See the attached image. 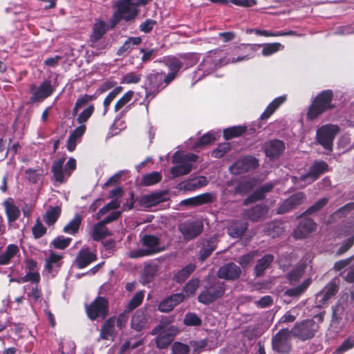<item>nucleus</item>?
Here are the masks:
<instances>
[{
	"instance_id": "f257e3e1",
	"label": "nucleus",
	"mask_w": 354,
	"mask_h": 354,
	"mask_svg": "<svg viewBox=\"0 0 354 354\" xmlns=\"http://www.w3.org/2000/svg\"><path fill=\"white\" fill-rule=\"evenodd\" d=\"M333 93L330 89L318 93L309 106L306 114L308 120H314L326 111L333 109Z\"/></svg>"
},
{
	"instance_id": "f03ea898",
	"label": "nucleus",
	"mask_w": 354,
	"mask_h": 354,
	"mask_svg": "<svg viewBox=\"0 0 354 354\" xmlns=\"http://www.w3.org/2000/svg\"><path fill=\"white\" fill-rule=\"evenodd\" d=\"M171 81L164 72L152 71L146 75L144 88L145 90V97L153 99L158 93L166 88Z\"/></svg>"
},
{
	"instance_id": "7ed1b4c3",
	"label": "nucleus",
	"mask_w": 354,
	"mask_h": 354,
	"mask_svg": "<svg viewBox=\"0 0 354 354\" xmlns=\"http://www.w3.org/2000/svg\"><path fill=\"white\" fill-rule=\"evenodd\" d=\"M66 158L64 154L60 158L55 160L51 167L53 179L59 184L66 183L77 167L76 160L74 158H70L64 167Z\"/></svg>"
},
{
	"instance_id": "20e7f679",
	"label": "nucleus",
	"mask_w": 354,
	"mask_h": 354,
	"mask_svg": "<svg viewBox=\"0 0 354 354\" xmlns=\"http://www.w3.org/2000/svg\"><path fill=\"white\" fill-rule=\"evenodd\" d=\"M223 64L222 59L216 53L209 52L199 64L198 69L194 72L192 85H194L205 76L211 74L216 68Z\"/></svg>"
},
{
	"instance_id": "39448f33",
	"label": "nucleus",
	"mask_w": 354,
	"mask_h": 354,
	"mask_svg": "<svg viewBox=\"0 0 354 354\" xmlns=\"http://www.w3.org/2000/svg\"><path fill=\"white\" fill-rule=\"evenodd\" d=\"M131 0H120L115 4L116 10L112 15V28L115 26L122 19L126 21L134 20L138 15L137 6Z\"/></svg>"
},
{
	"instance_id": "423d86ee",
	"label": "nucleus",
	"mask_w": 354,
	"mask_h": 354,
	"mask_svg": "<svg viewBox=\"0 0 354 354\" xmlns=\"http://www.w3.org/2000/svg\"><path fill=\"white\" fill-rule=\"evenodd\" d=\"M144 248L132 250L129 253L131 258H139L158 253L164 250L160 245V239L153 235L145 234L141 239Z\"/></svg>"
},
{
	"instance_id": "0eeeda50",
	"label": "nucleus",
	"mask_w": 354,
	"mask_h": 354,
	"mask_svg": "<svg viewBox=\"0 0 354 354\" xmlns=\"http://www.w3.org/2000/svg\"><path fill=\"white\" fill-rule=\"evenodd\" d=\"M339 131L337 125L327 124L319 127L316 131V142L328 151H332L335 136Z\"/></svg>"
},
{
	"instance_id": "6e6552de",
	"label": "nucleus",
	"mask_w": 354,
	"mask_h": 354,
	"mask_svg": "<svg viewBox=\"0 0 354 354\" xmlns=\"http://www.w3.org/2000/svg\"><path fill=\"white\" fill-rule=\"evenodd\" d=\"M198 157L194 153H187L177 157V152L174 156V161L176 165L171 168V174L173 178L187 174L193 167V163L196 162Z\"/></svg>"
},
{
	"instance_id": "1a4fd4ad",
	"label": "nucleus",
	"mask_w": 354,
	"mask_h": 354,
	"mask_svg": "<svg viewBox=\"0 0 354 354\" xmlns=\"http://www.w3.org/2000/svg\"><path fill=\"white\" fill-rule=\"evenodd\" d=\"M318 329V325L312 319H305L297 322L290 330L291 335L301 341H306L313 338Z\"/></svg>"
},
{
	"instance_id": "9d476101",
	"label": "nucleus",
	"mask_w": 354,
	"mask_h": 354,
	"mask_svg": "<svg viewBox=\"0 0 354 354\" xmlns=\"http://www.w3.org/2000/svg\"><path fill=\"white\" fill-rule=\"evenodd\" d=\"M88 317L93 321L104 319L109 313V301L103 297H97L90 304L86 306Z\"/></svg>"
},
{
	"instance_id": "9b49d317",
	"label": "nucleus",
	"mask_w": 354,
	"mask_h": 354,
	"mask_svg": "<svg viewBox=\"0 0 354 354\" xmlns=\"http://www.w3.org/2000/svg\"><path fill=\"white\" fill-rule=\"evenodd\" d=\"M225 293V283L216 281L205 287L198 296V301L203 304H209L221 297Z\"/></svg>"
},
{
	"instance_id": "f8f14e48",
	"label": "nucleus",
	"mask_w": 354,
	"mask_h": 354,
	"mask_svg": "<svg viewBox=\"0 0 354 354\" xmlns=\"http://www.w3.org/2000/svg\"><path fill=\"white\" fill-rule=\"evenodd\" d=\"M290 331L288 328L281 329L272 339V349L279 353H288L291 349Z\"/></svg>"
},
{
	"instance_id": "ddd939ff",
	"label": "nucleus",
	"mask_w": 354,
	"mask_h": 354,
	"mask_svg": "<svg viewBox=\"0 0 354 354\" xmlns=\"http://www.w3.org/2000/svg\"><path fill=\"white\" fill-rule=\"evenodd\" d=\"M259 167V160L252 156H245L237 160L229 167L233 175H239L254 170Z\"/></svg>"
},
{
	"instance_id": "4468645a",
	"label": "nucleus",
	"mask_w": 354,
	"mask_h": 354,
	"mask_svg": "<svg viewBox=\"0 0 354 354\" xmlns=\"http://www.w3.org/2000/svg\"><path fill=\"white\" fill-rule=\"evenodd\" d=\"M178 229L186 241L198 236L203 230V225L198 220L186 221L178 225Z\"/></svg>"
},
{
	"instance_id": "2eb2a0df",
	"label": "nucleus",
	"mask_w": 354,
	"mask_h": 354,
	"mask_svg": "<svg viewBox=\"0 0 354 354\" xmlns=\"http://www.w3.org/2000/svg\"><path fill=\"white\" fill-rule=\"evenodd\" d=\"M328 170L329 166L326 162L315 160L310 167L308 171L306 174L301 175L299 179L305 182L306 184H310Z\"/></svg>"
},
{
	"instance_id": "dca6fc26",
	"label": "nucleus",
	"mask_w": 354,
	"mask_h": 354,
	"mask_svg": "<svg viewBox=\"0 0 354 354\" xmlns=\"http://www.w3.org/2000/svg\"><path fill=\"white\" fill-rule=\"evenodd\" d=\"M122 189L120 187L112 189V221L118 218L122 211L131 209L133 207L132 202L124 203L120 207L121 197Z\"/></svg>"
},
{
	"instance_id": "f3484780",
	"label": "nucleus",
	"mask_w": 354,
	"mask_h": 354,
	"mask_svg": "<svg viewBox=\"0 0 354 354\" xmlns=\"http://www.w3.org/2000/svg\"><path fill=\"white\" fill-rule=\"evenodd\" d=\"M54 91V88L50 80L43 81L37 91L30 97L28 104H33L35 102H41L49 96H50Z\"/></svg>"
},
{
	"instance_id": "a211bd4d",
	"label": "nucleus",
	"mask_w": 354,
	"mask_h": 354,
	"mask_svg": "<svg viewBox=\"0 0 354 354\" xmlns=\"http://www.w3.org/2000/svg\"><path fill=\"white\" fill-rule=\"evenodd\" d=\"M305 198L306 195L304 192H299L292 194L280 204L277 213L278 214H282L288 212L295 208L297 205L301 204Z\"/></svg>"
},
{
	"instance_id": "6ab92c4d",
	"label": "nucleus",
	"mask_w": 354,
	"mask_h": 354,
	"mask_svg": "<svg viewBox=\"0 0 354 354\" xmlns=\"http://www.w3.org/2000/svg\"><path fill=\"white\" fill-rule=\"evenodd\" d=\"M316 227L315 223L312 218L306 216L300 218L299 224L294 230V237L297 239L305 238L309 233L315 230Z\"/></svg>"
},
{
	"instance_id": "aec40b11",
	"label": "nucleus",
	"mask_w": 354,
	"mask_h": 354,
	"mask_svg": "<svg viewBox=\"0 0 354 354\" xmlns=\"http://www.w3.org/2000/svg\"><path fill=\"white\" fill-rule=\"evenodd\" d=\"M268 213V207L263 204H258L250 209H245L243 212V217L252 221H259L263 220Z\"/></svg>"
},
{
	"instance_id": "412c9836",
	"label": "nucleus",
	"mask_w": 354,
	"mask_h": 354,
	"mask_svg": "<svg viewBox=\"0 0 354 354\" xmlns=\"http://www.w3.org/2000/svg\"><path fill=\"white\" fill-rule=\"evenodd\" d=\"M111 223V214L93 226L91 237L95 241H100L111 234L106 224Z\"/></svg>"
},
{
	"instance_id": "4be33fe9",
	"label": "nucleus",
	"mask_w": 354,
	"mask_h": 354,
	"mask_svg": "<svg viewBox=\"0 0 354 354\" xmlns=\"http://www.w3.org/2000/svg\"><path fill=\"white\" fill-rule=\"evenodd\" d=\"M96 254L92 252L88 248H82L79 251L74 263L77 268L82 269L96 261Z\"/></svg>"
},
{
	"instance_id": "5701e85b",
	"label": "nucleus",
	"mask_w": 354,
	"mask_h": 354,
	"mask_svg": "<svg viewBox=\"0 0 354 354\" xmlns=\"http://www.w3.org/2000/svg\"><path fill=\"white\" fill-rule=\"evenodd\" d=\"M241 273V268L234 263H229L221 266L218 271V276L226 280L238 279Z\"/></svg>"
},
{
	"instance_id": "b1692460",
	"label": "nucleus",
	"mask_w": 354,
	"mask_h": 354,
	"mask_svg": "<svg viewBox=\"0 0 354 354\" xmlns=\"http://www.w3.org/2000/svg\"><path fill=\"white\" fill-rule=\"evenodd\" d=\"M185 299L183 293H176L162 300L158 306L160 312L168 313Z\"/></svg>"
},
{
	"instance_id": "393cba45",
	"label": "nucleus",
	"mask_w": 354,
	"mask_h": 354,
	"mask_svg": "<svg viewBox=\"0 0 354 354\" xmlns=\"http://www.w3.org/2000/svg\"><path fill=\"white\" fill-rule=\"evenodd\" d=\"M216 200V194L213 192H206L196 196L183 200L180 204L185 205H201L210 203Z\"/></svg>"
},
{
	"instance_id": "a878e982",
	"label": "nucleus",
	"mask_w": 354,
	"mask_h": 354,
	"mask_svg": "<svg viewBox=\"0 0 354 354\" xmlns=\"http://www.w3.org/2000/svg\"><path fill=\"white\" fill-rule=\"evenodd\" d=\"M264 149L268 158L274 159L281 155L285 149V145L279 140H270L265 144Z\"/></svg>"
},
{
	"instance_id": "bb28decb",
	"label": "nucleus",
	"mask_w": 354,
	"mask_h": 354,
	"mask_svg": "<svg viewBox=\"0 0 354 354\" xmlns=\"http://www.w3.org/2000/svg\"><path fill=\"white\" fill-rule=\"evenodd\" d=\"M274 187L272 183H268L259 188H258L254 192L250 194L243 202V204L247 205L250 203H254L257 201L263 199L266 197L267 193L272 191Z\"/></svg>"
},
{
	"instance_id": "cd10ccee",
	"label": "nucleus",
	"mask_w": 354,
	"mask_h": 354,
	"mask_svg": "<svg viewBox=\"0 0 354 354\" xmlns=\"http://www.w3.org/2000/svg\"><path fill=\"white\" fill-rule=\"evenodd\" d=\"M3 205L8 223H13L19 218L21 212L19 208L15 205L13 198H8L3 203Z\"/></svg>"
},
{
	"instance_id": "c85d7f7f",
	"label": "nucleus",
	"mask_w": 354,
	"mask_h": 354,
	"mask_svg": "<svg viewBox=\"0 0 354 354\" xmlns=\"http://www.w3.org/2000/svg\"><path fill=\"white\" fill-rule=\"evenodd\" d=\"M208 183L205 176H200L194 178L185 180L180 184V188L187 191H194L201 188Z\"/></svg>"
},
{
	"instance_id": "c756f323",
	"label": "nucleus",
	"mask_w": 354,
	"mask_h": 354,
	"mask_svg": "<svg viewBox=\"0 0 354 354\" xmlns=\"http://www.w3.org/2000/svg\"><path fill=\"white\" fill-rule=\"evenodd\" d=\"M86 130V126L82 124L71 132L66 145L68 151L72 152L75 149L77 140L82 138Z\"/></svg>"
},
{
	"instance_id": "7c9ffc66",
	"label": "nucleus",
	"mask_w": 354,
	"mask_h": 354,
	"mask_svg": "<svg viewBox=\"0 0 354 354\" xmlns=\"http://www.w3.org/2000/svg\"><path fill=\"white\" fill-rule=\"evenodd\" d=\"M343 234L344 235L352 234L353 236L347 239L338 249L337 254L339 255L346 252L354 244V222H347L344 225Z\"/></svg>"
},
{
	"instance_id": "2f4dec72",
	"label": "nucleus",
	"mask_w": 354,
	"mask_h": 354,
	"mask_svg": "<svg viewBox=\"0 0 354 354\" xmlns=\"http://www.w3.org/2000/svg\"><path fill=\"white\" fill-rule=\"evenodd\" d=\"M166 194L163 192H155L143 196L141 199V203L145 207H151L166 201Z\"/></svg>"
},
{
	"instance_id": "473e14b6",
	"label": "nucleus",
	"mask_w": 354,
	"mask_h": 354,
	"mask_svg": "<svg viewBox=\"0 0 354 354\" xmlns=\"http://www.w3.org/2000/svg\"><path fill=\"white\" fill-rule=\"evenodd\" d=\"M62 214L61 206L56 205L54 207L50 206L45 214L43 216L45 223L48 226L54 225L57 221Z\"/></svg>"
},
{
	"instance_id": "72a5a7b5",
	"label": "nucleus",
	"mask_w": 354,
	"mask_h": 354,
	"mask_svg": "<svg viewBox=\"0 0 354 354\" xmlns=\"http://www.w3.org/2000/svg\"><path fill=\"white\" fill-rule=\"evenodd\" d=\"M338 291V288L335 283L330 282L326 287L317 295V299L324 304L328 299L333 297Z\"/></svg>"
},
{
	"instance_id": "f704fd0d",
	"label": "nucleus",
	"mask_w": 354,
	"mask_h": 354,
	"mask_svg": "<svg viewBox=\"0 0 354 354\" xmlns=\"http://www.w3.org/2000/svg\"><path fill=\"white\" fill-rule=\"evenodd\" d=\"M248 224L243 221H234L227 229L228 234L233 238H239L245 232Z\"/></svg>"
},
{
	"instance_id": "c9c22d12",
	"label": "nucleus",
	"mask_w": 354,
	"mask_h": 354,
	"mask_svg": "<svg viewBox=\"0 0 354 354\" xmlns=\"http://www.w3.org/2000/svg\"><path fill=\"white\" fill-rule=\"evenodd\" d=\"M19 252V248L16 244H9L6 250L0 253V265L6 266L10 263L11 259Z\"/></svg>"
},
{
	"instance_id": "e433bc0d",
	"label": "nucleus",
	"mask_w": 354,
	"mask_h": 354,
	"mask_svg": "<svg viewBox=\"0 0 354 354\" xmlns=\"http://www.w3.org/2000/svg\"><path fill=\"white\" fill-rule=\"evenodd\" d=\"M147 318L143 310H137L132 317L131 326V328L137 331H141L146 326Z\"/></svg>"
},
{
	"instance_id": "4c0bfd02",
	"label": "nucleus",
	"mask_w": 354,
	"mask_h": 354,
	"mask_svg": "<svg viewBox=\"0 0 354 354\" xmlns=\"http://www.w3.org/2000/svg\"><path fill=\"white\" fill-rule=\"evenodd\" d=\"M273 260L274 257L270 254H266L261 259H259L254 268L256 276H262L264 274L265 270L269 268Z\"/></svg>"
},
{
	"instance_id": "58836bf2",
	"label": "nucleus",
	"mask_w": 354,
	"mask_h": 354,
	"mask_svg": "<svg viewBox=\"0 0 354 354\" xmlns=\"http://www.w3.org/2000/svg\"><path fill=\"white\" fill-rule=\"evenodd\" d=\"M347 302L341 298L333 307V322H339L346 315Z\"/></svg>"
},
{
	"instance_id": "ea45409f",
	"label": "nucleus",
	"mask_w": 354,
	"mask_h": 354,
	"mask_svg": "<svg viewBox=\"0 0 354 354\" xmlns=\"http://www.w3.org/2000/svg\"><path fill=\"white\" fill-rule=\"evenodd\" d=\"M216 245V239L214 237L205 240L203 243V247L200 250L199 256L201 261H203L215 250Z\"/></svg>"
},
{
	"instance_id": "a19ab883",
	"label": "nucleus",
	"mask_w": 354,
	"mask_h": 354,
	"mask_svg": "<svg viewBox=\"0 0 354 354\" xmlns=\"http://www.w3.org/2000/svg\"><path fill=\"white\" fill-rule=\"evenodd\" d=\"M166 65L170 71L167 74H166V75L168 77V80H170L172 82L176 78L180 69L182 68L183 63L178 59L172 57L167 61Z\"/></svg>"
},
{
	"instance_id": "79ce46f5",
	"label": "nucleus",
	"mask_w": 354,
	"mask_h": 354,
	"mask_svg": "<svg viewBox=\"0 0 354 354\" xmlns=\"http://www.w3.org/2000/svg\"><path fill=\"white\" fill-rule=\"evenodd\" d=\"M141 41L142 39L140 37H129L118 50L117 55L118 56H125L130 52L133 46H137L140 44Z\"/></svg>"
},
{
	"instance_id": "37998d69",
	"label": "nucleus",
	"mask_w": 354,
	"mask_h": 354,
	"mask_svg": "<svg viewBox=\"0 0 354 354\" xmlns=\"http://www.w3.org/2000/svg\"><path fill=\"white\" fill-rule=\"evenodd\" d=\"M311 280L307 279L296 287L288 288L284 291L283 295L290 297H297L301 295L310 286Z\"/></svg>"
},
{
	"instance_id": "c03bdc74",
	"label": "nucleus",
	"mask_w": 354,
	"mask_h": 354,
	"mask_svg": "<svg viewBox=\"0 0 354 354\" xmlns=\"http://www.w3.org/2000/svg\"><path fill=\"white\" fill-rule=\"evenodd\" d=\"M306 264L304 263H299L295 268L287 274V279L290 284L297 283L304 275Z\"/></svg>"
},
{
	"instance_id": "a18cd8bd",
	"label": "nucleus",
	"mask_w": 354,
	"mask_h": 354,
	"mask_svg": "<svg viewBox=\"0 0 354 354\" xmlns=\"http://www.w3.org/2000/svg\"><path fill=\"white\" fill-rule=\"evenodd\" d=\"M106 31V24L102 21H98L93 24V32L90 37L92 42H96L100 40Z\"/></svg>"
},
{
	"instance_id": "49530a36",
	"label": "nucleus",
	"mask_w": 354,
	"mask_h": 354,
	"mask_svg": "<svg viewBox=\"0 0 354 354\" xmlns=\"http://www.w3.org/2000/svg\"><path fill=\"white\" fill-rule=\"evenodd\" d=\"M286 100V96H279L275 98L272 102L269 104L264 112L261 115L262 120L268 118L274 111Z\"/></svg>"
},
{
	"instance_id": "de8ad7c7",
	"label": "nucleus",
	"mask_w": 354,
	"mask_h": 354,
	"mask_svg": "<svg viewBox=\"0 0 354 354\" xmlns=\"http://www.w3.org/2000/svg\"><path fill=\"white\" fill-rule=\"evenodd\" d=\"M255 47H262L261 53L265 57L272 55V54L278 52L280 49L283 48V46L281 45L280 43H268L263 44H257L255 45Z\"/></svg>"
},
{
	"instance_id": "09e8293b",
	"label": "nucleus",
	"mask_w": 354,
	"mask_h": 354,
	"mask_svg": "<svg viewBox=\"0 0 354 354\" xmlns=\"http://www.w3.org/2000/svg\"><path fill=\"white\" fill-rule=\"evenodd\" d=\"M63 258V256L58 254L53 251H51L46 259L44 268L48 272H51L53 268V265H56L58 267L61 266L59 261Z\"/></svg>"
},
{
	"instance_id": "8fccbe9b",
	"label": "nucleus",
	"mask_w": 354,
	"mask_h": 354,
	"mask_svg": "<svg viewBox=\"0 0 354 354\" xmlns=\"http://www.w3.org/2000/svg\"><path fill=\"white\" fill-rule=\"evenodd\" d=\"M82 223V218L80 215H76L66 225L64 226L63 232L70 234H75Z\"/></svg>"
},
{
	"instance_id": "3c124183",
	"label": "nucleus",
	"mask_w": 354,
	"mask_h": 354,
	"mask_svg": "<svg viewBox=\"0 0 354 354\" xmlns=\"http://www.w3.org/2000/svg\"><path fill=\"white\" fill-rule=\"evenodd\" d=\"M142 77V74L138 71H131L124 74L121 78V83L126 84H138Z\"/></svg>"
},
{
	"instance_id": "603ef678",
	"label": "nucleus",
	"mask_w": 354,
	"mask_h": 354,
	"mask_svg": "<svg viewBox=\"0 0 354 354\" xmlns=\"http://www.w3.org/2000/svg\"><path fill=\"white\" fill-rule=\"evenodd\" d=\"M195 269L196 266L194 264L189 263L185 266L175 274V279L178 283L185 281Z\"/></svg>"
},
{
	"instance_id": "864d4df0",
	"label": "nucleus",
	"mask_w": 354,
	"mask_h": 354,
	"mask_svg": "<svg viewBox=\"0 0 354 354\" xmlns=\"http://www.w3.org/2000/svg\"><path fill=\"white\" fill-rule=\"evenodd\" d=\"M245 131L246 127L244 126H234L224 129L223 136L225 140H230L242 135Z\"/></svg>"
},
{
	"instance_id": "5fc2aeb1",
	"label": "nucleus",
	"mask_w": 354,
	"mask_h": 354,
	"mask_svg": "<svg viewBox=\"0 0 354 354\" xmlns=\"http://www.w3.org/2000/svg\"><path fill=\"white\" fill-rule=\"evenodd\" d=\"M158 271V265L151 262L145 266L142 277L146 281H150Z\"/></svg>"
},
{
	"instance_id": "6e6d98bb",
	"label": "nucleus",
	"mask_w": 354,
	"mask_h": 354,
	"mask_svg": "<svg viewBox=\"0 0 354 354\" xmlns=\"http://www.w3.org/2000/svg\"><path fill=\"white\" fill-rule=\"evenodd\" d=\"M354 348V333L349 335L333 352V354H343Z\"/></svg>"
},
{
	"instance_id": "4d7b16f0",
	"label": "nucleus",
	"mask_w": 354,
	"mask_h": 354,
	"mask_svg": "<svg viewBox=\"0 0 354 354\" xmlns=\"http://www.w3.org/2000/svg\"><path fill=\"white\" fill-rule=\"evenodd\" d=\"M173 339L174 337L171 333L164 332L163 334L157 336L156 339V346L160 349H164L169 345Z\"/></svg>"
},
{
	"instance_id": "13d9d810",
	"label": "nucleus",
	"mask_w": 354,
	"mask_h": 354,
	"mask_svg": "<svg viewBox=\"0 0 354 354\" xmlns=\"http://www.w3.org/2000/svg\"><path fill=\"white\" fill-rule=\"evenodd\" d=\"M219 354H247L244 344L228 345L220 350Z\"/></svg>"
},
{
	"instance_id": "bf43d9fd",
	"label": "nucleus",
	"mask_w": 354,
	"mask_h": 354,
	"mask_svg": "<svg viewBox=\"0 0 354 354\" xmlns=\"http://www.w3.org/2000/svg\"><path fill=\"white\" fill-rule=\"evenodd\" d=\"M254 186L253 179L241 182L234 187V192L238 194H244L250 192Z\"/></svg>"
},
{
	"instance_id": "052dcab7",
	"label": "nucleus",
	"mask_w": 354,
	"mask_h": 354,
	"mask_svg": "<svg viewBox=\"0 0 354 354\" xmlns=\"http://www.w3.org/2000/svg\"><path fill=\"white\" fill-rule=\"evenodd\" d=\"M162 176L158 171L146 174L142 179V184L145 186H150L158 183L161 180Z\"/></svg>"
},
{
	"instance_id": "680f3d73",
	"label": "nucleus",
	"mask_w": 354,
	"mask_h": 354,
	"mask_svg": "<svg viewBox=\"0 0 354 354\" xmlns=\"http://www.w3.org/2000/svg\"><path fill=\"white\" fill-rule=\"evenodd\" d=\"M144 297L145 293L143 291L138 292L129 301L126 310H127L128 312H131V310L137 308L142 302Z\"/></svg>"
},
{
	"instance_id": "e2e57ef3",
	"label": "nucleus",
	"mask_w": 354,
	"mask_h": 354,
	"mask_svg": "<svg viewBox=\"0 0 354 354\" xmlns=\"http://www.w3.org/2000/svg\"><path fill=\"white\" fill-rule=\"evenodd\" d=\"M40 279V274L37 271H29L25 276L17 279V282L20 283L30 281L36 285L39 283Z\"/></svg>"
},
{
	"instance_id": "0e129e2a",
	"label": "nucleus",
	"mask_w": 354,
	"mask_h": 354,
	"mask_svg": "<svg viewBox=\"0 0 354 354\" xmlns=\"http://www.w3.org/2000/svg\"><path fill=\"white\" fill-rule=\"evenodd\" d=\"M95 111L93 104H90L86 109H84L77 116V121L82 125L84 124L91 117Z\"/></svg>"
},
{
	"instance_id": "69168bd1",
	"label": "nucleus",
	"mask_w": 354,
	"mask_h": 354,
	"mask_svg": "<svg viewBox=\"0 0 354 354\" xmlns=\"http://www.w3.org/2000/svg\"><path fill=\"white\" fill-rule=\"evenodd\" d=\"M32 232L35 239H40L46 234L47 228L41 223L39 218H37L35 224L32 227Z\"/></svg>"
},
{
	"instance_id": "338daca9",
	"label": "nucleus",
	"mask_w": 354,
	"mask_h": 354,
	"mask_svg": "<svg viewBox=\"0 0 354 354\" xmlns=\"http://www.w3.org/2000/svg\"><path fill=\"white\" fill-rule=\"evenodd\" d=\"M200 284V280L197 278L189 280L184 286L183 292L187 297L193 295Z\"/></svg>"
},
{
	"instance_id": "774afa93",
	"label": "nucleus",
	"mask_w": 354,
	"mask_h": 354,
	"mask_svg": "<svg viewBox=\"0 0 354 354\" xmlns=\"http://www.w3.org/2000/svg\"><path fill=\"white\" fill-rule=\"evenodd\" d=\"M171 349L172 354H189L190 352V348L188 345L179 342H175Z\"/></svg>"
}]
</instances>
